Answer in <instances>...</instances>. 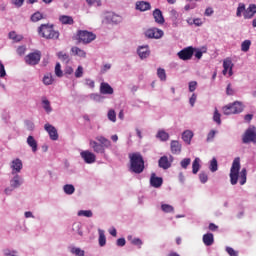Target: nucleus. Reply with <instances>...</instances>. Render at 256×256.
I'll list each match as a JSON object with an SVG mask.
<instances>
[{
    "label": "nucleus",
    "instance_id": "20",
    "mask_svg": "<svg viewBox=\"0 0 256 256\" xmlns=\"http://www.w3.org/2000/svg\"><path fill=\"white\" fill-rule=\"evenodd\" d=\"M203 243L206 245V247H211L213 243H215V238L213 236V233H207L203 235Z\"/></svg>",
    "mask_w": 256,
    "mask_h": 256
},
{
    "label": "nucleus",
    "instance_id": "52",
    "mask_svg": "<svg viewBox=\"0 0 256 256\" xmlns=\"http://www.w3.org/2000/svg\"><path fill=\"white\" fill-rule=\"evenodd\" d=\"M75 77L79 79L80 77H83V67L78 66L77 70L75 71Z\"/></svg>",
    "mask_w": 256,
    "mask_h": 256
},
{
    "label": "nucleus",
    "instance_id": "45",
    "mask_svg": "<svg viewBox=\"0 0 256 256\" xmlns=\"http://www.w3.org/2000/svg\"><path fill=\"white\" fill-rule=\"evenodd\" d=\"M44 85H52L53 84V76L51 74H47L43 77Z\"/></svg>",
    "mask_w": 256,
    "mask_h": 256
},
{
    "label": "nucleus",
    "instance_id": "32",
    "mask_svg": "<svg viewBox=\"0 0 256 256\" xmlns=\"http://www.w3.org/2000/svg\"><path fill=\"white\" fill-rule=\"evenodd\" d=\"M96 139H97V141H99L100 145H103V147L105 149H108V147L111 146V141H109V139H107V138H105L103 136H99Z\"/></svg>",
    "mask_w": 256,
    "mask_h": 256
},
{
    "label": "nucleus",
    "instance_id": "26",
    "mask_svg": "<svg viewBox=\"0 0 256 256\" xmlns=\"http://www.w3.org/2000/svg\"><path fill=\"white\" fill-rule=\"evenodd\" d=\"M182 139L187 145H191V140L193 139V132L190 130H186L182 134Z\"/></svg>",
    "mask_w": 256,
    "mask_h": 256
},
{
    "label": "nucleus",
    "instance_id": "54",
    "mask_svg": "<svg viewBox=\"0 0 256 256\" xmlns=\"http://www.w3.org/2000/svg\"><path fill=\"white\" fill-rule=\"evenodd\" d=\"M199 179L201 183H207V181L209 180V177L205 173H200Z\"/></svg>",
    "mask_w": 256,
    "mask_h": 256
},
{
    "label": "nucleus",
    "instance_id": "27",
    "mask_svg": "<svg viewBox=\"0 0 256 256\" xmlns=\"http://www.w3.org/2000/svg\"><path fill=\"white\" fill-rule=\"evenodd\" d=\"M21 176L19 175H15L13 177V179L10 181V185L11 187H13V189H17V187H21Z\"/></svg>",
    "mask_w": 256,
    "mask_h": 256
},
{
    "label": "nucleus",
    "instance_id": "28",
    "mask_svg": "<svg viewBox=\"0 0 256 256\" xmlns=\"http://www.w3.org/2000/svg\"><path fill=\"white\" fill-rule=\"evenodd\" d=\"M42 19H45V16H43L39 11L35 12L30 17V21H32V23H38V21H41Z\"/></svg>",
    "mask_w": 256,
    "mask_h": 256
},
{
    "label": "nucleus",
    "instance_id": "30",
    "mask_svg": "<svg viewBox=\"0 0 256 256\" xmlns=\"http://www.w3.org/2000/svg\"><path fill=\"white\" fill-rule=\"evenodd\" d=\"M57 57L62 63H69L71 61V58L69 57V54L61 51L57 53Z\"/></svg>",
    "mask_w": 256,
    "mask_h": 256
},
{
    "label": "nucleus",
    "instance_id": "25",
    "mask_svg": "<svg viewBox=\"0 0 256 256\" xmlns=\"http://www.w3.org/2000/svg\"><path fill=\"white\" fill-rule=\"evenodd\" d=\"M27 145L31 147L33 153H37L38 144H37V140H35L33 136H28Z\"/></svg>",
    "mask_w": 256,
    "mask_h": 256
},
{
    "label": "nucleus",
    "instance_id": "60",
    "mask_svg": "<svg viewBox=\"0 0 256 256\" xmlns=\"http://www.w3.org/2000/svg\"><path fill=\"white\" fill-rule=\"evenodd\" d=\"M5 256H17V251L4 250Z\"/></svg>",
    "mask_w": 256,
    "mask_h": 256
},
{
    "label": "nucleus",
    "instance_id": "4",
    "mask_svg": "<svg viewBox=\"0 0 256 256\" xmlns=\"http://www.w3.org/2000/svg\"><path fill=\"white\" fill-rule=\"evenodd\" d=\"M76 39L78 43H83V45H89V43H92V41H95V39H97V35L87 30H78L76 33Z\"/></svg>",
    "mask_w": 256,
    "mask_h": 256
},
{
    "label": "nucleus",
    "instance_id": "29",
    "mask_svg": "<svg viewBox=\"0 0 256 256\" xmlns=\"http://www.w3.org/2000/svg\"><path fill=\"white\" fill-rule=\"evenodd\" d=\"M201 160L199 158H195V160L192 163V173L194 175H197L199 173V169H201V164H199Z\"/></svg>",
    "mask_w": 256,
    "mask_h": 256
},
{
    "label": "nucleus",
    "instance_id": "53",
    "mask_svg": "<svg viewBox=\"0 0 256 256\" xmlns=\"http://www.w3.org/2000/svg\"><path fill=\"white\" fill-rule=\"evenodd\" d=\"M197 89V81H191L189 82V91L190 93H193Z\"/></svg>",
    "mask_w": 256,
    "mask_h": 256
},
{
    "label": "nucleus",
    "instance_id": "6",
    "mask_svg": "<svg viewBox=\"0 0 256 256\" xmlns=\"http://www.w3.org/2000/svg\"><path fill=\"white\" fill-rule=\"evenodd\" d=\"M41 61V51H35L25 56L26 65H39Z\"/></svg>",
    "mask_w": 256,
    "mask_h": 256
},
{
    "label": "nucleus",
    "instance_id": "49",
    "mask_svg": "<svg viewBox=\"0 0 256 256\" xmlns=\"http://www.w3.org/2000/svg\"><path fill=\"white\" fill-rule=\"evenodd\" d=\"M132 245H135L136 247H138V249H141V247L143 246V240H141L140 238H134L131 241Z\"/></svg>",
    "mask_w": 256,
    "mask_h": 256
},
{
    "label": "nucleus",
    "instance_id": "47",
    "mask_svg": "<svg viewBox=\"0 0 256 256\" xmlns=\"http://www.w3.org/2000/svg\"><path fill=\"white\" fill-rule=\"evenodd\" d=\"M71 253L76 256H85V251L81 250V248H71Z\"/></svg>",
    "mask_w": 256,
    "mask_h": 256
},
{
    "label": "nucleus",
    "instance_id": "2",
    "mask_svg": "<svg viewBox=\"0 0 256 256\" xmlns=\"http://www.w3.org/2000/svg\"><path fill=\"white\" fill-rule=\"evenodd\" d=\"M130 159V171L131 173H136V175H140L145 171V160L143 159V155L139 152H134L129 154Z\"/></svg>",
    "mask_w": 256,
    "mask_h": 256
},
{
    "label": "nucleus",
    "instance_id": "63",
    "mask_svg": "<svg viewBox=\"0 0 256 256\" xmlns=\"http://www.w3.org/2000/svg\"><path fill=\"white\" fill-rule=\"evenodd\" d=\"M125 243H126L125 238H119L117 240L118 247H125Z\"/></svg>",
    "mask_w": 256,
    "mask_h": 256
},
{
    "label": "nucleus",
    "instance_id": "61",
    "mask_svg": "<svg viewBox=\"0 0 256 256\" xmlns=\"http://www.w3.org/2000/svg\"><path fill=\"white\" fill-rule=\"evenodd\" d=\"M5 75H7V73L5 72V66L3 65V63H0V77H5Z\"/></svg>",
    "mask_w": 256,
    "mask_h": 256
},
{
    "label": "nucleus",
    "instance_id": "31",
    "mask_svg": "<svg viewBox=\"0 0 256 256\" xmlns=\"http://www.w3.org/2000/svg\"><path fill=\"white\" fill-rule=\"evenodd\" d=\"M99 233V245L100 247H105L107 245V238L105 237V231L103 230H98Z\"/></svg>",
    "mask_w": 256,
    "mask_h": 256
},
{
    "label": "nucleus",
    "instance_id": "40",
    "mask_svg": "<svg viewBox=\"0 0 256 256\" xmlns=\"http://www.w3.org/2000/svg\"><path fill=\"white\" fill-rule=\"evenodd\" d=\"M250 48H251V40H245L242 42L241 51H243L244 53H247V51H249Z\"/></svg>",
    "mask_w": 256,
    "mask_h": 256
},
{
    "label": "nucleus",
    "instance_id": "51",
    "mask_svg": "<svg viewBox=\"0 0 256 256\" xmlns=\"http://www.w3.org/2000/svg\"><path fill=\"white\" fill-rule=\"evenodd\" d=\"M226 252L228 253V255L230 256H239V252H237L235 249H233L232 247H226Z\"/></svg>",
    "mask_w": 256,
    "mask_h": 256
},
{
    "label": "nucleus",
    "instance_id": "9",
    "mask_svg": "<svg viewBox=\"0 0 256 256\" xmlns=\"http://www.w3.org/2000/svg\"><path fill=\"white\" fill-rule=\"evenodd\" d=\"M163 35V30L159 28H150L145 31V37H147V39H161Z\"/></svg>",
    "mask_w": 256,
    "mask_h": 256
},
{
    "label": "nucleus",
    "instance_id": "10",
    "mask_svg": "<svg viewBox=\"0 0 256 256\" xmlns=\"http://www.w3.org/2000/svg\"><path fill=\"white\" fill-rule=\"evenodd\" d=\"M80 156L88 165H91L97 161V156H95V154L89 150L82 151Z\"/></svg>",
    "mask_w": 256,
    "mask_h": 256
},
{
    "label": "nucleus",
    "instance_id": "59",
    "mask_svg": "<svg viewBox=\"0 0 256 256\" xmlns=\"http://www.w3.org/2000/svg\"><path fill=\"white\" fill-rule=\"evenodd\" d=\"M195 101H197V95L192 94V96L190 97V100H189V103H190L191 107L195 106Z\"/></svg>",
    "mask_w": 256,
    "mask_h": 256
},
{
    "label": "nucleus",
    "instance_id": "24",
    "mask_svg": "<svg viewBox=\"0 0 256 256\" xmlns=\"http://www.w3.org/2000/svg\"><path fill=\"white\" fill-rule=\"evenodd\" d=\"M59 21L62 25H73L75 23V20L71 16L67 15H60Z\"/></svg>",
    "mask_w": 256,
    "mask_h": 256
},
{
    "label": "nucleus",
    "instance_id": "36",
    "mask_svg": "<svg viewBox=\"0 0 256 256\" xmlns=\"http://www.w3.org/2000/svg\"><path fill=\"white\" fill-rule=\"evenodd\" d=\"M63 190L66 195H73L75 193V186L72 184H66L64 185Z\"/></svg>",
    "mask_w": 256,
    "mask_h": 256
},
{
    "label": "nucleus",
    "instance_id": "11",
    "mask_svg": "<svg viewBox=\"0 0 256 256\" xmlns=\"http://www.w3.org/2000/svg\"><path fill=\"white\" fill-rule=\"evenodd\" d=\"M45 131L49 134V137L52 141H57L59 139V133L57 132V128L51 124H45Z\"/></svg>",
    "mask_w": 256,
    "mask_h": 256
},
{
    "label": "nucleus",
    "instance_id": "57",
    "mask_svg": "<svg viewBox=\"0 0 256 256\" xmlns=\"http://www.w3.org/2000/svg\"><path fill=\"white\" fill-rule=\"evenodd\" d=\"M12 3L16 7H23V3H25V0H12Z\"/></svg>",
    "mask_w": 256,
    "mask_h": 256
},
{
    "label": "nucleus",
    "instance_id": "8",
    "mask_svg": "<svg viewBox=\"0 0 256 256\" xmlns=\"http://www.w3.org/2000/svg\"><path fill=\"white\" fill-rule=\"evenodd\" d=\"M195 51L196 49L193 48L192 46L186 47L182 49L180 52H178V57L182 61H189L190 59H192Z\"/></svg>",
    "mask_w": 256,
    "mask_h": 256
},
{
    "label": "nucleus",
    "instance_id": "15",
    "mask_svg": "<svg viewBox=\"0 0 256 256\" xmlns=\"http://www.w3.org/2000/svg\"><path fill=\"white\" fill-rule=\"evenodd\" d=\"M256 14V5L255 4H250L248 8L245 10L243 16L244 19H253Z\"/></svg>",
    "mask_w": 256,
    "mask_h": 256
},
{
    "label": "nucleus",
    "instance_id": "1",
    "mask_svg": "<svg viewBox=\"0 0 256 256\" xmlns=\"http://www.w3.org/2000/svg\"><path fill=\"white\" fill-rule=\"evenodd\" d=\"M239 171L240 175H239ZM240 179V185H245L247 183V169L243 168L241 170V158L237 157L233 160L230 169V183L231 185H237Z\"/></svg>",
    "mask_w": 256,
    "mask_h": 256
},
{
    "label": "nucleus",
    "instance_id": "41",
    "mask_svg": "<svg viewBox=\"0 0 256 256\" xmlns=\"http://www.w3.org/2000/svg\"><path fill=\"white\" fill-rule=\"evenodd\" d=\"M210 171L212 173H215V171H217L219 169V166L217 164V158H213L211 161H210V167H209Z\"/></svg>",
    "mask_w": 256,
    "mask_h": 256
},
{
    "label": "nucleus",
    "instance_id": "64",
    "mask_svg": "<svg viewBox=\"0 0 256 256\" xmlns=\"http://www.w3.org/2000/svg\"><path fill=\"white\" fill-rule=\"evenodd\" d=\"M25 51H26V49H25V47H23V46H20V47H18V49H17L18 55H25Z\"/></svg>",
    "mask_w": 256,
    "mask_h": 256
},
{
    "label": "nucleus",
    "instance_id": "5",
    "mask_svg": "<svg viewBox=\"0 0 256 256\" xmlns=\"http://www.w3.org/2000/svg\"><path fill=\"white\" fill-rule=\"evenodd\" d=\"M243 112V103L236 101L223 107L224 115H235Z\"/></svg>",
    "mask_w": 256,
    "mask_h": 256
},
{
    "label": "nucleus",
    "instance_id": "48",
    "mask_svg": "<svg viewBox=\"0 0 256 256\" xmlns=\"http://www.w3.org/2000/svg\"><path fill=\"white\" fill-rule=\"evenodd\" d=\"M180 165H181L182 169H187V167H189V165H191V158H184L180 162Z\"/></svg>",
    "mask_w": 256,
    "mask_h": 256
},
{
    "label": "nucleus",
    "instance_id": "42",
    "mask_svg": "<svg viewBox=\"0 0 256 256\" xmlns=\"http://www.w3.org/2000/svg\"><path fill=\"white\" fill-rule=\"evenodd\" d=\"M107 117L109 121H112V123H115V121H117V113H115V110L113 109L108 111Z\"/></svg>",
    "mask_w": 256,
    "mask_h": 256
},
{
    "label": "nucleus",
    "instance_id": "38",
    "mask_svg": "<svg viewBox=\"0 0 256 256\" xmlns=\"http://www.w3.org/2000/svg\"><path fill=\"white\" fill-rule=\"evenodd\" d=\"M9 39H12V41H16V43H19V41H23V36L17 35L16 31H12L9 33Z\"/></svg>",
    "mask_w": 256,
    "mask_h": 256
},
{
    "label": "nucleus",
    "instance_id": "14",
    "mask_svg": "<svg viewBox=\"0 0 256 256\" xmlns=\"http://www.w3.org/2000/svg\"><path fill=\"white\" fill-rule=\"evenodd\" d=\"M150 185L155 189H159V187L163 185V178L157 177L155 173H152L150 177Z\"/></svg>",
    "mask_w": 256,
    "mask_h": 256
},
{
    "label": "nucleus",
    "instance_id": "21",
    "mask_svg": "<svg viewBox=\"0 0 256 256\" xmlns=\"http://www.w3.org/2000/svg\"><path fill=\"white\" fill-rule=\"evenodd\" d=\"M151 52H149V46H140L138 48V55L140 59H147Z\"/></svg>",
    "mask_w": 256,
    "mask_h": 256
},
{
    "label": "nucleus",
    "instance_id": "50",
    "mask_svg": "<svg viewBox=\"0 0 256 256\" xmlns=\"http://www.w3.org/2000/svg\"><path fill=\"white\" fill-rule=\"evenodd\" d=\"M55 75H56V77H63V70H61L60 63H57L55 66Z\"/></svg>",
    "mask_w": 256,
    "mask_h": 256
},
{
    "label": "nucleus",
    "instance_id": "56",
    "mask_svg": "<svg viewBox=\"0 0 256 256\" xmlns=\"http://www.w3.org/2000/svg\"><path fill=\"white\" fill-rule=\"evenodd\" d=\"M226 94H227V95H235V90H233V88H231V83H229V84L227 85Z\"/></svg>",
    "mask_w": 256,
    "mask_h": 256
},
{
    "label": "nucleus",
    "instance_id": "13",
    "mask_svg": "<svg viewBox=\"0 0 256 256\" xmlns=\"http://www.w3.org/2000/svg\"><path fill=\"white\" fill-rule=\"evenodd\" d=\"M227 71L229 77H231L233 75V62L231 59H226L223 61V75H227Z\"/></svg>",
    "mask_w": 256,
    "mask_h": 256
},
{
    "label": "nucleus",
    "instance_id": "44",
    "mask_svg": "<svg viewBox=\"0 0 256 256\" xmlns=\"http://www.w3.org/2000/svg\"><path fill=\"white\" fill-rule=\"evenodd\" d=\"M78 217H93L91 210H80L78 211Z\"/></svg>",
    "mask_w": 256,
    "mask_h": 256
},
{
    "label": "nucleus",
    "instance_id": "55",
    "mask_svg": "<svg viewBox=\"0 0 256 256\" xmlns=\"http://www.w3.org/2000/svg\"><path fill=\"white\" fill-rule=\"evenodd\" d=\"M217 132L215 130H211L209 133H208V136H207V141H213V139H215V134Z\"/></svg>",
    "mask_w": 256,
    "mask_h": 256
},
{
    "label": "nucleus",
    "instance_id": "7",
    "mask_svg": "<svg viewBox=\"0 0 256 256\" xmlns=\"http://www.w3.org/2000/svg\"><path fill=\"white\" fill-rule=\"evenodd\" d=\"M243 143H256V128L252 126L248 128L242 138Z\"/></svg>",
    "mask_w": 256,
    "mask_h": 256
},
{
    "label": "nucleus",
    "instance_id": "18",
    "mask_svg": "<svg viewBox=\"0 0 256 256\" xmlns=\"http://www.w3.org/2000/svg\"><path fill=\"white\" fill-rule=\"evenodd\" d=\"M90 147H92V149L95 153H101V154L105 153V146L97 143L96 141L91 140Z\"/></svg>",
    "mask_w": 256,
    "mask_h": 256
},
{
    "label": "nucleus",
    "instance_id": "46",
    "mask_svg": "<svg viewBox=\"0 0 256 256\" xmlns=\"http://www.w3.org/2000/svg\"><path fill=\"white\" fill-rule=\"evenodd\" d=\"M213 120L218 125H221V114L219 113V110H217V108L214 111Z\"/></svg>",
    "mask_w": 256,
    "mask_h": 256
},
{
    "label": "nucleus",
    "instance_id": "62",
    "mask_svg": "<svg viewBox=\"0 0 256 256\" xmlns=\"http://www.w3.org/2000/svg\"><path fill=\"white\" fill-rule=\"evenodd\" d=\"M213 13H214L213 8L209 7V8H206L204 15H206V17H211Z\"/></svg>",
    "mask_w": 256,
    "mask_h": 256
},
{
    "label": "nucleus",
    "instance_id": "33",
    "mask_svg": "<svg viewBox=\"0 0 256 256\" xmlns=\"http://www.w3.org/2000/svg\"><path fill=\"white\" fill-rule=\"evenodd\" d=\"M156 137L160 141H169V133L165 132V130H159Z\"/></svg>",
    "mask_w": 256,
    "mask_h": 256
},
{
    "label": "nucleus",
    "instance_id": "58",
    "mask_svg": "<svg viewBox=\"0 0 256 256\" xmlns=\"http://www.w3.org/2000/svg\"><path fill=\"white\" fill-rule=\"evenodd\" d=\"M65 75H73V68L71 66H66L64 69Z\"/></svg>",
    "mask_w": 256,
    "mask_h": 256
},
{
    "label": "nucleus",
    "instance_id": "37",
    "mask_svg": "<svg viewBox=\"0 0 256 256\" xmlns=\"http://www.w3.org/2000/svg\"><path fill=\"white\" fill-rule=\"evenodd\" d=\"M157 77L160 79V81H167V73L165 72V69L158 68Z\"/></svg>",
    "mask_w": 256,
    "mask_h": 256
},
{
    "label": "nucleus",
    "instance_id": "16",
    "mask_svg": "<svg viewBox=\"0 0 256 256\" xmlns=\"http://www.w3.org/2000/svg\"><path fill=\"white\" fill-rule=\"evenodd\" d=\"M153 17L156 23H158V25H163V23H165V18L163 17V12H161L160 9H155L153 11Z\"/></svg>",
    "mask_w": 256,
    "mask_h": 256
},
{
    "label": "nucleus",
    "instance_id": "17",
    "mask_svg": "<svg viewBox=\"0 0 256 256\" xmlns=\"http://www.w3.org/2000/svg\"><path fill=\"white\" fill-rule=\"evenodd\" d=\"M100 93H102V95H113V88L109 83L103 82L100 85Z\"/></svg>",
    "mask_w": 256,
    "mask_h": 256
},
{
    "label": "nucleus",
    "instance_id": "3",
    "mask_svg": "<svg viewBox=\"0 0 256 256\" xmlns=\"http://www.w3.org/2000/svg\"><path fill=\"white\" fill-rule=\"evenodd\" d=\"M38 35L43 39H59V31H55L53 24H41L38 27Z\"/></svg>",
    "mask_w": 256,
    "mask_h": 256
},
{
    "label": "nucleus",
    "instance_id": "39",
    "mask_svg": "<svg viewBox=\"0 0 256 256\" xmlns=\"http://www.w3.org/2000/svg\"><path fill=\"white\" fill-rule=\"evenodd\" d=\"M247 9L245 8V4L239 3L236 11V16L241 17Z\"/></svg>",
    "mask_w": 256,
    "mask_h": 256
},
{
    "label": "nucleus",
    "instance_id": "12",
    "mask_svg": "<svg viewBox=\"0 0 256 256\" xmlns=\"http://www.w3.org/2000/svg\"><path fill=\"white\" fill-rule=\"evenodd\" d=\"M10 167L12 169V175L21 173V169H23V162L21 161V159L16 158L12 161Z\"/></svg>",
    "mask_w": 256,
    "mask_h": 256
},
{
    "label": "nucleus",
    "instance_id": "19",
    "mask_svg": "<svg viewBox=\"0 0 256 256\" xmlns=\"http://www.w3.org/2000/svg\"><path fill=\"white\" fill-rule=\"evenodd\" d=\"M170 147H171V152L173 153V155H179V153H181V143H179V141L172 140Z\"/></svg>",
    "mask_w": 256,
    "mask_h": 256
},
{
    "label": "nucleus",
    "instance_id": "34",
    "mask_svg": "<svg viewBox=\"0 0 256 256\" xmlns=\"http://www.w3.org/2000/svg\"><path fill=\"white\" fill-rule=\"evenodd\" d=\"M71 51L72 53H74V55H77L78 57H83V58L87 57V53L84 52V50H81V48L79 47H76V46L72 47Z\"/></svg>",
    "mask_w": 256,
    "mask_h": 256
},
{
    "label": "nucleus",
    "instance_id": "22",
    "mask_svg": "<svg viewBox=\"0 0 256 256\" xmlns=\"http://www.w3.org/2000/svg\"><path fill=\"white\" fill-rule=\"evenodd\" d=\"M158 165L161 169H169V167H171V162H169L167 156H162L158 161Z\"/></svg>",
    "mask_w": 256,
    "mask_h": 256
},
{
    "label": "nucleus",
    "instance_id": "23",
    "mask_svg": "<svg viewBox=\"0 0 256 256\" xmlns=\"http://www.w3.org/2000/svg\"><path fill=\"white\" fill-rule=\"evenodd\" d=\"M136 9L138 11H149L151 9V3L145 1L137 2Z\"/></svg>",
    "mask_w": 256,
    "mask_h": 256
},
{
    "label": "nucleus",
    "instance_id": "43",
    "mask_svg": "<svg viewBox=\"0 0 256 256\" xmlns=\"http://www.w3.org/2000/svg\"><path fill=\"white\" fill-rule=\"evenodd\" d=\"M161 209L164 213H173L175 211V208L169 204H162Z\"/></svg>",
    "mask_w": 256,
    "mask_h": 256
},
{
    "label": "nucleus",
    "instance_id": "35",
    "mask_svg": "<svg viewBox=\"0 0 256 256\" xmlns=\"http://www.w3.org/2000/svg\"><path fill=\"white\" fill-rule=\"evenodd\" d=\"M42 105L46 113H51L53 111V109L51 108V102H49L46 97L42 98Z\"/></svg>",
    "mask_w": 256,
    "mask_h": 256
}]
</instances>
